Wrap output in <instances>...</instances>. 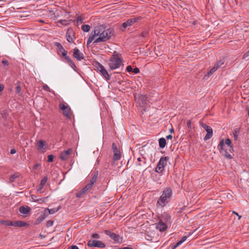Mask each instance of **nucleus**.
I'll return each instance as SVG.
<instances>
[{
  "label": "nucleus",
  "mask_w": 249,
  "mask_h": 249,
  "mask_svg": "<svg viewBox=\"0 0 249 249\" xmlns=\"http://www.w3.org/2000/svg\"><path fill=\"white\" fill-rule=\"evenodd\" d=\"M21 87H20V83H19L17 87H16V93H17L19 95H20L21 94Z\"/></svg>",
  "instance_id": "obj_38"
},
{
  "label": "nucleus",
  "mask_w": 249,
  "mask_h": 249,
  "mask_svg": "<svg viewBox=\"0 0 249 249\" xmlns=\"http://www.w3.org/2000/svg\"><path fill=\"white\" fill-rule=\"evenodd\" d=\"M82 30L85 32H88L89 31L90 27L89 25H83L82 26Z\"/></svg>",
  "instance_id": "obj_32"
},
{
  "label": "nucleus",
  "mask_w": 249,
  "mask_h": 249,
  "mask_svg": "<svg viewBox=\"0 0 249 249\" xmlns=\"http://www.w3.org/2000/svg\"><path fill=\"white\" fill-rule=\"evenodd\" d=\"M94 66L106 80H108L110 79V76L109 74L102 65L98 62L95 61Z\"/></svg>",
  "instance_id": "obj_6"
},
{
  "label": "nucleus",
  "mask_w": 249,
  "mask_h": 249,
  "mask_svg": "<svg viewBox=\"0 0 249 249\" xmlns=\"http://www.w3.org/2000/svg\"><path fill=\"white\" fill-rule=\"evenodd\" d=\"M44 186H41V185L39 184L38 188L37 189V192H41Z\"/></svg>",
  "instance_id": "obj_54"
},
{
  "label": "nucleus",
  "mask_w": 249,
  "mask_h": 249,
  "mask_svg": "<svg viewBox=\"0 0 249 249\" xmlns=\"http://www.w3.org/2000/svg\"><path fill=\"white\" fill-rule=\"evenodd\" d=\"M225 147L224 140H221L218 145V148L221 153H223L224 150H227Z\"/></svg>",
  "instance_id": "obj_18"
},
{
  "label": "nucleus",
  "mask_w": 249,
  "mask_h": 249,
  "mask_svg": "<svg viewBox=\"0 0 249 249\" xmlns=\"http://www.w3.org/2000/svg\"><path fill=\"white\" fill-rule=\"evenodd\" d=\"M201 125L202 127L207 132V134H206V136H205L204 140L205 141H206V140H209L210 138H211L212 137L213 134V129L211 128V127L208 125L207 124L202 123L201 124Z\"/></svg>",
  "instance_id": "obj_9"
},
{
  "label": "nucleus",
  "mask_w": 249,
  "mask_h": 249,
  "mask_svg": "<svg viewBox=\"0 0 249 249\" xmlns=\"http://www.w3.org/2000/svg\"><path fill=\"white\" fill-rule=\"evenodd\" d=\"M4 88V86L3 85H0V92Z\"/></svg>",
  "instance_id": "obj_61"
},
{
  "label": "nucleus",
  "mask_w": 249,
  "mask_h": 249,
  "mask_svg": "<svg viewBox=\"0 0 249 249\" xmlns=\"http://www.w3.org/2000/svg\"><path fill=\"white\" fill-rule=\"evenodd\" d=\"M70 248H71V249H79L78 247L76 246H75V245L72 246Z\"/></svg>",
  "instance_id": "obj_58"
},
{
  "label": "nucleus",
  "mask_w": 249,
  "mask_h": 249,
  "mask_svg": "<svg viewBox=\"0 0 249 249\" xmlns=\"http://www.w3.org/2000/svg\"><path fill=\"white\" fill-rule=\"evenodd\" d=\"M72 149L71 148H69L67 150L62 151L60 155V158L62 160H66L68 159L69 156L71 154Z\"/></svg>",
  "instance_id": "obj_12"
},
{
  "label": "nucleus",
  "mask_w": 249,
  "mask_h": 249,
  "mask_svg": "<svg viewBox=\"0 0 249 249\" xmlns=\"http://www.w3.org/2000/svg\"><path fill=\"white\" fill-rule=\"evenodd\" d=\"M132 70H133V69L131 66H128L126 67V71L128 72L132 71Z\"/></svg>",
  "instance_id": "obj_52"
},
{
  "label": "nucleus",
  "mask_w": 249,
  "mask_h": 249,
  "mask_svg": "<svg viewBox=\"0 0 249 249\" xmlns=\"http://www.w3.org/2000/svg\"><path fill=\"white\" fill-rule=\"evenodd\" d=\"M87 192V191L85 190V189L83 188L81 190H80L79 192L76 193V196L77 197H80L82 196V195H83L84 194H85Z\"/></svg>",
  "instance_id": "obj_28"
},
{
  "label": "nucleus",
  "mask_w": 249,
  "mask_h": 249,
  "mask_svg": "<svg viewBox=\"0 0 249 249\" xmlns=\"http://www.w3.org/2000/svg\"><path fill=\"white\" fill-rule=\"evenodd\" d=\"M146 98V97L145 96H142V99L145 101V99Z\"/></svg>",
  "instance_id": "obj_62"
},
{
  "label": "nucleus",
  "mask_w": 249,
  "mask_h": 249,
  "mask_svg": "<svg viewBox=\"0 0 249 249\" xmlns=\"http://www.w3.org/2000/svg\"><path fill=\"white\" fill-rule=\"evenodd\" d=\"M249 55V50L244 55V57H246Z\"/></svg>",
  "instance_id": "obj_59"
},
{
  "label": "nucleus",
  "mask_w": 249,
  "mask_h": 249,
  "mask_svg": "<svg viewBox=\"0 0 249 249\" xmlns=\"http://www.w3.org/2000/svg\"><path fill=\"white\" fill-rule=\"evenodd\" d=\"M92 237L93 238H99L100 236H99V234L97 233H93L92 235Z\"/></svg>",
  "instance_id": "obj_51"
},
{
  "label": "nucleus",
  "mask_w": 249,
  "mask_h": 249,
  "mask_svg": "<svg viewBox=\"0 0 249 249\" xmlns=\"http://www.w3.org/2000/svg\"><path fill=\"white\" fill-rule=\"evenodd\" d=\"M54 156L53 155H49L48 156V161L49 162H53V160Z\"/></svg>",
  "instance_id": "obj_41"
},
{
  "label": "nucleus",
  "mask_w": 249,
  "mask_h": 249,
  "mask_svg": "<svg viewBox=\"0 0 249 249\" xmlns=\"http://www.w3.org/2000/svg\"><path fill=\"white\" fill-rule=\"evenodd\" d=\"M159 146L161 148H164L166 144V141L164 138H160L159 140Z\"/></svg>",
  "instance_id": "obj_22"
},
{
  "label": "nucleus",
  "mask_w": 249,
  "mask_h": 249,
  "mask_svg": "<svg viewBox=\"0 0 249 249\" xmlns=\"http://www.w3.org/2000/svg\"><path fill=\"white\" fill-rule=\"evenodd\" d=\"M104 232L107 235H108L112 239L116 242H120V236L119 235L108 230H105Z\"/></svg>",
  "instance_id": "obj_11"
},
{
  "label": "nucleus",
  "mask_w": 249,
  "mask_h": 249,
  "mask_svg": "<svg viewBox=\"0 0 249 249\" xmlns=\"http://www.w3.org/2000/svg\"><path fill=\"white\" fill-rule=\"evenodd\" d=\"M168 160V158L167 157H162L160 159L158 163L164 167L167 165V162Z\"/></svg>",
  "instance_id": "obj_20"
},
{
  "label": "nucleus",
  "mask_w": 249,
  "mask_h": 249,
  "mask_svg": "<svg viewBox=\"0 0 249 249\" xmlns=\"http://www.w3.org/2000/svg\"><path fill=\"white\" fill-rule=\"evenodd\" d=\"M87 245L89 247H97L99 248H104L106 245L102 241L96 240H89L88 242Z\"/></svg>",
  "instance_id": "obj_7"
},
{
  "label": "nucleus",
  "mask_w": 249,
  "mask_h": 249,
  "mask_svg": "<svg viewBox=\"0 0 249 249\" xmlns=\"http://www.w3.org/2000/svg\"><path fill=\"white\" fill-rule=\"evenodd\" d=\"M217 66H213L212 69H211L209 71L207 72L208 76H210L213 72H214L217 70Z\"/></svg>",
  "instance_id": "obj_31"
},
{
  "label": "nucleus",
  "mask_w": 249,
  "mask_h": 249,
  "mask_svg": "<svg viewBox=\"0 0 249 249\" xmlns=\"http://www.w3.org/2000/svg\"><path fill=\"white\" fill-rule=\"evenodd\" d=\"M142 18L141 17H134L129 18L123 23L122 26L124 28L126 29L127 27L130 26L136 22H138Z\"/></svg>",
  "instance_id": "obj_8"
},
{
  "label": "nucleus",
  "mask_w": 249,
  "mask_h": 249,
  "mask_svg": "<svg viewBox=\"0 0 249 249\" xmlns=\"http://www.w3.org/2000/svg\"><path fill=\"white\" fill-rule=\"evenodd\" d=\"M156 228L160 231H163L166 230L167 226L165 223L163 222L162 220H160L157 224Z\"/></svg>",
  "instance_id": "obj_14"
},
{
  "label": "nucleus",
  "mask_w": 249,
  "mask_h": 249,
  "mask_svg": "<svg viewBox=\"0 0 249 249\" xmlns=\"http://www.w3.org/2000/svg\"><path fill=\"white\" fill-rule=\"evenodd\" d=\"M19 177V174L18 173H16L13 175L10 176L9 178V180L11 182H14L15 179L18 178Z\"/></svg>",
  "instance_id": "obj_24"
},
{
  "label": "nucleus",
  "mask_w": 249,
  "mask_h": 249,
  "mask_svg": "<svg viewBox=\"0 0 249 249\" xmlns=\"http://www.w3.org/2000/svg\"><path fill=\"white\" fill-rule=\"evenodd\" d=\"M60 109L62 110L63 115L68 119L71 118V110L67 103H60L59 104Z\"/></svg>",
  "instance_id": "obj_5"
},
{
  "label": "nucleus",
  "mask_w": 249,
  "mask_h": 249,
  "mask_svg": "<svg viewBox=\"0 0 249 249\" xmlns=\"http://www.w3.org/2000/svg\"><path fill=\"white\" fill-rule=\"evenodd\" d=\"M30 211V208L28 207H24L23 206H20L19 208V212L23 214H28Z\"/></svg>",
  "instance_id": "obj_17"
},
{
  "label": "nucleus",
  "mask_w": 249,
  "mask_h": 249,
  "mask_svg": "<svg viewBox=\"0 0 249 249\" xmlns=\"http://www.w3.org/2000/svg\"><path fill=\"white\" fill-rule=\"evenodd\" d=\"M69 64L70 65V66L73 69V70H75V69L76 68V65L75 64H74V62L71 60L70 62H69Z\"/></svg>",
  "instance_id": "obj_39"
},
{
  "label": "nucleus",
  "mask_w": 249,
  "mask_h": 249,
  "mask_svg": "<svg viewBox=\"0 0 249 249\" xmlns=\"http://www.w3.org/2000/svg\"><path fill=\"white\" fill-rule=\"evenodd\" d=\"M164 167L160 165L159 163H158V165L155 169V172L158 173H161L163 170H164Z\"/></svg>",
  "instance_id": "obj_25"
},
{
  "label": "nucleus",
  "mask_w": 249,
  "mask_h": 249,
  "mask_svg": "<svg viewBox=\"0 0 249 249\" xmlns=\"http://www.w3.org/2000/svg\"><path fill=\"white\" fill-rule=\"evenodd\" d=\"M92 187V186L90 184L88 183L84 188L87 192V191L90 190Z\"/></svg>",
  "instance_id": "obj_43"
},
{
  "label": "nucleus",
  "mask_w": 249,
  "mask_h": 249,
  "mask_svg": "<svg viewBox=\"0 0 249 249\" xmlns=\"http://www.w3.org/2000/svg\"><path fill=\"white\" fill-rule=\"evenodd\" d=\"M63 56H64L65 57V60L68 63L69 62L71 61V58L69 56H68L67 54H66V55H63Z\"/></svg>",
  "instance_id": "obj_48"
},
{
  "label": "nucleus",
  "mask_w": 249,
  "mask_h": 249,
  "mask_svg": "<svg viewBox=\"0 0 249 249\" xmlns=\"http://www.w3.org/2000/svg\"><path fill=\"white\" fill-rule=\"evenodd\" d=\"M76 20L77 24H81L83 22V18L81 16H78Z\"/></svg>",
  "instance_id": "obj_40"
},
{
  "label": "nucleus",
  "mask_w": 249,
  "mask_h": 249,
  "mask_svg": "<svg viewBox=\"0 0 249 249\" xmlns=\"http://www.w3.org/2000/svg\"><path fill=\"white\" fill-rule=\"evenodd\" d=\"M53 224V221L52 220H49L47 222V227H49L51 226H52Z\"/></svg>",
  "instance_id": "obj_46"
},
{
  "label": "nucleus",
  "mask_w": 249,
  "mask_h": 249,
  "mask_svg": "<svg viewBox=\"0 0 249 249\" xmlns=\"http://www.w3.org/2000/svg\"><path fill=\"white\" fill-rule=\"evenodd\" d=\"M140 36L142 37V38H146L148 36V32L147 31H144L142 32L140 34Z\"/></svg>",
  "instance_id": "obj_37"
},
{
  "label": "nucleus",
  "mask_w": 249,
  "mask_h": 249,
  "mask_svg": "<svg viewBox=\"0 0 249 249\" xmlns=\"http://www.w3.org/2000/svg\"><path fill=\"white\" fill-rule=\"evenodd\" d=\"M112 150L113 153L112 162L114 163L116 161L121 159L122 153L120 149L118 148L115 143H113L112 144Z\"/></svg>",
  "instance_id": "obj_4"
},
{
  "label": "nucleus",
  "mask_w": 249,
  "mask_h": 249,
  "mask_svg": "<svg viewBox=\"0 0 249 249\" xmlns=\"http://www.w3.org/2000/svg\"><path fill=\"white\" fill-rule=\"evenodd\" d=\"M222 154L227 159H231L232 158L231 155L228 153L227 150H224V153Z\"/></svg>",
  "instance_id": "obj_36"
},
{
  "label": "nucleus",
  "mask_w": 249,
  "mask_h": 249,
  "mask_svg": "<svg viewBox=\"0 0 249 249\" xmlns=\"http://www.w3.org/2000/svg\"><path fill=\"white\" fill-rule=\"evenodd\" d=\"M133 72L135 73V74H137V73H138L139 72H140V70H139V69L136 67L135 68H134L133 70Z\"/></svg>",
  "instance_id": "obj_49"
},
{
  "label": "nucleus",
  "mask_w": 249,
  "mask_h": 249,
  "mask_svg": "<svg viewBox=\"0 0 249 249\" xmlns=\"http://www.w3.org/2000/svg\"><path fill=\"white\" fill-rule=\"evenodd\" d=\"M108 65L111 70L119 69L123 67V60L120 54L114 53L110 57L108 62Z\"/></svg>",
  "instance_id": "obj_3"
},
{
  "label": "nucleus",
  "mask_w": 249,
  "mask_h": 249,
  "mask_svg": "<svg viewBox=\"0 0 249 249\" xmlns=\"http://www.w3.org/2000/svg\"><path fill=\"white\" fill-rule=\"evenodd\" d=\"M49 212L50 214H53L56 212L58 211V209H56L55 208L51 209H48Z\"/></svg>",
  "instance_id": "obj_44"
},
{
  "label": "nucleus",
  "mask_w": 249,
  "mask_h": 249,
  "mask_svg": "<svg viewBox=\"0 0 249 249\" xmlns=\"http://www.w3.org/2000/svg\"><path fill=\"white\" fill-rule=\"evenodd\" d=\"M45 219V217L43 215L39 216L35 221V224L37 225L42 221H43Z\"/></svg>",
  "instance_id": "obj_30"
},
{
  "label": "nucleus",
  "mask_w": 249,
  "mask_h": 249,
  "mask_svg": "<svg viewBox=\"0 0 249 249\" xmlns=\"http://www.w3.org/2000/svg\"><path fill=\"white\" fill-rule=\"evenodd\" d=\"M164 218L167 220L168 221L170 219L171 217L170 215H169L168 214H166L164 216Z\"/></svg>",
  "instance_id": "obj_53"
},
{
  "label": "nucleus",
  "mask_w": 249,
  "mask_h": 249,
  "mask_svg": "<svg viewBox=\"0 0 249 249\" xmlns=\"http://www.w3.org/2000/svg\"><path fill=\"white\" fill-rule=\"evenodd\" d=\"M187 238H188L187 236H183L182 237V238L179 241H178L177 243V244L174 246L173 249H175L178 246H180L182 243H183L185 241H186V240L187 239Z\"/></svg>",
  "instance_id": "obj_23"
},
{
  "label": "nucleus",
  "mask_w": 249,
  "mask_h": 249,
  "mask_svg": "<svg viewBox=\"0 0 249 249\" xmlns=\"http://www.w3.org/2000/svg\"><path fill=\"white\" fill-rule=\"evenodd\" d=\"M187 126L188 129H191L192 128V123L191 120H188L187 122Z\"/></svg>",
  "instance_id": "obj_47"
},
{
  "label": "nucleus",
  "mask_w": 249,
  "mask_h": 249,
  "mask_svg": "<svg viewBox=\"0 0 249 249\" xmlns=\"http://www.w3.org/2000/svg\"><path fill=\"white\" fill-rule=\"evenodd\" d=\"M16 153V150L15 149H12L10 151V153L11 154H14Z\"/></svg>",
  "instance_id": "obj_56"
},
{
  "label": "nucleus",
  "mask_w": 249,
  "mask_h": 249,
  "mask_svg": "<svg viewBox=\"0 0 249 249\" xmlns=\"http://www.w3.org/2000/svg\"><path fill=\"white\" fill-rule=\"evenodd\" d=\"M97 177H98V174H94L92 176L91 179H90V181L89 182V184H90V185H91L93 186V185L94 184V183L97 180Z\"/></svg>",
  "instance_id": "obj_27"
},
{
  "label": "nucleus",
  "mask_w": 249,
  "mask_h": 249,
  "mask_svg": "<svg viewBox=\"0 0 249 249\" xmlns=\"http://www.w3.org/2000/svg\"><path fill=\"white\" fill-rule=\"evenodd\" d=\"M2 63L5 66H8L9 65L8 61L5 59L2 60Z\"/></svg>",
  "instance_id": "obj_50"
},
{
  "label": "nucleus",
  "mask_w": 249,
  "mask_h": 249,
  "mask_svg": "<svg viewBox=\"0 0 249 249\" xmlns=\"http://www.w3.org/2000/svg\"><path fill=\"white\" fill-rule=\"evenodd\" d=\"M39 21L40 22H43V21L42 20H39Z\"/></svg>",
  "instance_id": "obj_64"
},
{
  "label": "nucleus",
  "mask_w": 249,
  "mask_h": 249,
  "mask_svg": "<svg viewBox=\"0 0 249 249\" xmlns=\"http://www.w3.org/2000/svg\"><path fill=\"white\" fill-rule=\"evenodd\" d=\"M48 180V178L47 177H44L41 180L40 185H41V186H44L45 184L46 183L47 181Z\"/></svg>",
  "instance_id": "obj_35"
},
{
  "label": "nucleus",
  "mask_w": 249,
  "mask_h": 249,
  "mask_svg": "<svg viewBox=\"0 0 249 249\" xmlns=\"http://www.w3.org/2000/svg\"><path fill=\"white\" fill-rule=\"evenodd\" d=\"M42 89L46 91H47L49 92L51 91L50 88L47 85H43L42 86Z\"/></svg>",
  "instance_id": "obj_42"
},
{
  "label": "nucleus",
  "mask_w": 249,
  "mask_h": 249,
  "mask_svg": "<svg viewBox=\"0 0 249 249\" xmlns=\"http://www.w3.org/2000/svg\"><path fill=\"white\" fill-rule=\"evenodd\" d=\"M73 56L78 61H81L84 58V54L81 53L79 50L77 48H74L73 49Z\"/></svg>",
  "instance_id": "obj_13"
},
{
  "label": "nucleus",
  "mask_w": 249,
  "mask_h": 249,
  "mask_svg": "<svg viewBox=\"0 0 249 249\" xmlns=\"http://www.w3.org/2000/svg\"><path fill=\"white\" fill-rule=\"evenodd\" d=\"M239 131H240L239 129H235V130H233V134L235 140H236L237 139Z\"/></svg>",
  "instance_id": "obj_33"
},
{
  "label": "nucleus",
  "mask_w": 249,
  "mask_h": 249,
  "mask_svg": "<svg viewBox=\"0 0 249 249\" xmlns=\"http://www.w3.org/2000/svg\"><path fill=\"white\" fill-rule=\"evenodd\" d=\"M224 62L225 61L224 59H220L218 62L214 64V66H217V69L220 67H223V65H224Z\"/></svg>",
  "instance_id": "obj_29"
},
{
  "label": "nucleus",
  "mask_w": 249,
  "mask_h": 249,
  "mask_svg": "<svg viewBox=\"0 0 249 249\" xmlns=\"http://www.w3.org/2000/svg\"><path fill=\"white\" fill-rule=\"evenodd\" d=\"M172 135H168L166 136V138L167 139H171L172 138Z\"/></svg>",
  "instance_id": "obj_60"
},
{
  "label": "nucleus",
  "mask_w": 249,
  "mask_h": 249,
  "mask_svg": "<svg viewBox=\"0 0 249 249\" xmlns=\"http://www.w3.org/2000/svg\"><path fill=\"white\" fill-rule=\"evenodd\" d=\"M0 223L7 226H13V221L8 220H0Z\"/></svg>",
  "instance_id": "obj_26"
},
{
  "label": "nucleus",
  "mask_w": 249,
  "mask_h": 249,
  "mask_svg": "<svg viewBox=\"0 0 249 249\" xmlns=\"http://www.w3.org/2000/svg\"><path fill=\"white\" fill-rule=\"evenodd\" d=\"M170 131L171 132H173L174 131V129L173 128H172L171 130H170Z\"/></svg>",
  "instance_id": "obj_63"
},
{
  "label": "nucleus",
  "mask_w": 249,
  "mask_h": 249,
  "mask_svg": "<svg viewBox=\"0 0 249 249\" xmlns=\"http://www.w3.org/2000/svg\"><path fill=\"white\" fill-rule=\"evenodd\" d=\"M40 166V164L39 163L36 164L33 167L34 170H36L37 167H38Z\"/></svg>",
  "instance_id": "obj_55"
},
{
  "label": "nucleus",
  "mask_w": 249,
  "mask_h": 249,
  "mask_svg": "<svg viewBox=\"0 0 249 249\" xmlns=\"http://www.w3.org/2000/svg\"><path fill=\"white\" fill-rule=\"evenodd\" d=\"M56 46L58 48V51L61 53L62 55H66L68 54V52L65 50L62 45L60 43H56Z\"/></svg>",
  "instance_id": "obj_16"
},
{
  "label": "nucleus",
  "mask_w": 249,
  "mask_h": 249,
  "mask_svg": "<svg viewBox=\"0 0 249 249\" xmlns=\"http://www.w3.org/2000/svg\"><path fill=\"white\" fill-rule=\"evenodd\" d=\"M66 37L67 41L70 43H73L75 38L74 32L71 28H69L66 33Z\"/></svg>",
  "instance_id": "obj_10"
},
{
  "label": "nucleus",
  "mask_w": 249,
  "mask_h": 249,
  "mask_svg": "<svg viewBox=\"0 0 249 249\" xmlns=\"http://www.w3.org/2000/svg\"><path fill=\"white\" fill-rule=\"evenodd\" d=\"M58 22L64 26H67L69 24V21L66 19L59 20Z\"/></svg>",
  "instance_id": "obj_34"
},
{
  "label": "nucleus",
  "mask_w": 249,
  "mask_h": 249,
  "mask_svg": "<svg viewBox=\"0 0 249 249\" xmlns=\"http://www.w3.org/2000/svg\"><path fill=\"white\" fill-rule=\"evenodd\" d=\"M28 225V223L22 221H13V226L17 227H25Z\"/></svg>",
  "instance_id": "obj_15"
},
{
  "label": "nucleus",
  "mask_w": 249,
  "mask_h": 249,
  "mask_svg": "<svg viewBox=\"0 0 249 249\" xmlns=\"http://www.w3.org/2000/svg\"><path fill=\"white\" fill-rule=\"evenodd\" d=\"M36 146L37 147V149L38 150H40L43 149H45L46 148V144H45V141H44L42 140H39L37 142V143L36 144Z\"/></svg>",
  "instance_id": "obj_19"
},
{
  "label": "nucleus",
  "mask_w": 249,
  "mask_h": 249,
  "mask_svg": "<svg viewBox=\"0 0 249 249\" xmlns=\"http://www.w3.org/2000/svg\"><path fill=\"white\" fill-rule=\"evenodd\" d=\"M114 32L112 28H107L103 25H100L95 27L94 31L91 32L87 41V45L90 44L96 36L93 43L96 45L98 43L106 42L114 36Z\"/></svg>",
  "instance_id": "obj_1"
},
{
  "label": "nucleus",
  "mask_w": 249,
  "mask_h": 249,
  "mask_svg": "<svg viewBox=\"0 0 249 249\" xmlns=\"http://www.w3.org/2000/svg\"><path fill=\"white\" fill-rule=\"evenodd\" d=\"M233 213L236 215V216H238V219H240L241 217V215L238 214V213L234 211L233 212Z\"/></svg>",
  "instance_id": "obj_57"
},
{
  "label": "nucleus",
  "mask_w": 249,
  "mask_h": 249,
  "mask_svg": "<svg viewBox=\"0 0 249 249\" xmlns=\"http://www.w3.org/2000/svg\"><path fill=\"white\" fill-rule=\"evenodd\" d=\"M225 145H226L227 147H228V149L230 151V152H232L233 151V148L231 144V142L230 139H226L225 140V142H224Z\"/></svg>",
  "instance_id": "obj_21"
},
{
  "label": "nucleus",
  "mask_w": 249,
  "mask_h": 249,
  "mask_svg": "<svg viewBox=\"0 0 249 249\" xmlns=\"http://www.w3.org/2000/svg\"><path fill=\"white\" fill-rule=\"evenodd\" d=\"M137 160L139 162H142L143 163H146L145 159L143 157L137 158Z\"/></svg>",
  "instance_id": "obj_45"
},
{
  "label": "nucleus",
  "mask_w": 249,
  "mask_h": 249,
  "mask_svg": "<svg viewBox=\"0 0 249 249\" xmlns=\"http://www.w3.org/2000/svg\"><path fill=\"white\" fill-rule=\"evenodd\" d=\"M172 196V190L170 187H167L163 189L162 194L158 199L157 202L158 207H163L170 201Z\"/></svg>",
  "instance_id": "obj_2"
}]
</instances>
